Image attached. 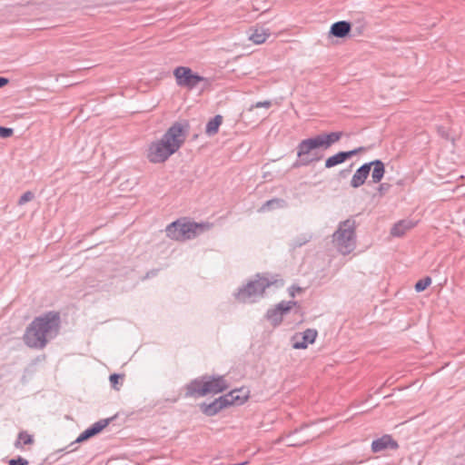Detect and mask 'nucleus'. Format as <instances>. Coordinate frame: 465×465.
<instances>
[{
    "mask_svg": "<svg viewBox=\"0 0 465 465\" xmlns=\"http://www.w3.org/2000/svg\"><path fill=\"white\" fill-rule=\"evenodd\" d=\"M223 123V116L220 114L215 115L206 124L205 133L209 136H213L218 133L219 127Z\"/></svg>",
    "mask_w": 465,
    "mask_h": 465,
    "instance_id": "20",
    "label": "nucleus"
},
{
    "mask_svg": "<svg viewBox=\"0 0 465 465\" xmlns=\"http://www.w3.org/2000/svg\"><path fill=\"white\" fill-rule=\"evenodd\" d=\"M201 411L207 416H214L220 411L224 409V403H223L222 399L220 397L215 399L213 402L206 404L203 403L200 406Z\"/></svg>",
    "mask_w": 465,
    "mask_h": 465,
    "instance_id": "16",
    "label": "nucleus"
},
{
    "mask_svg": "<svg viewBox=\"0 0 465 465\" xmlns=\"http://www.w3.org/2000/svg\"><path fill=\"white\" fill-rule=\"evenodd\" d=\"M9 80L5 77H0V88L8 84Z\"/></svg>",
    "mask_w": 465,
    "mask_h": 465,
    "instance_id": "38",
    "label": "nucleus"
},
{
    "mask_svg": "<svg viewBox=\"0 0 465 465\" xmlns=\"http://www.w3.org/2000/svg\"><path fill=\"white\" fill-rule=\"evenodd\" d=\"M109 379H110V382H111L112 386H113L114 389L118 390V388L116 387V385L118 384L119 380H120V379H123V376H122V375H119V374H115V373H114V374L110 375V378H109Z\"/></svg>",
    "mask_w": 465,
    "mask_h": 465,
    "instance_id": "31",
    "label": "nucleus"
},
{
    "mask_svg": "<svg viewBox=\"0 0 465 465\" xmlns=\"http://www.w3.org/2000/svg\"><path fill=\"white\" fill-rule=\"evenodd\" d=\"M431 283V279L430 277H425L420 281H418L415 284V290L418 292H420L427 289Z\"/></svg>",
    "mask_w": 465,
    "mask_h": 465,
    "instance_id": "26",
    "label": "nucleus"
},
{
    "mask_svg": "<svg viewBox=\"0 0 465 465\" xmlns=\"http://www.w3.org/2000/svg\"><path fill=\"white\" fill-rule=\"evenodd\" d=\"M439 133L441 136L447 137V133L445 132V130L443 128H439Z\"/></svg>",
    "mask_w": 465,
    "mask_h": 465,
    "instance_id": "39",
    "label": "nucleus"
},
{
    "mask_svg": "<svg viewBox=\"0 0 465 465\" xmlns=\"http://www.w3.org/2000/svg\"><path fill=\"white\" fill-rule=\"evenodd\" d=\"M366 164H370V171H371V181L374 183H379L383 178L385 173L384 163L381 160H375L371 163H367Z\"/></svg>",
    "mask_w": 465,
    "mask_h": 465,
    "instance_id": "14",
    "label": "nucleus"
},
{
    "mask_svg": "<svg viewBox=\"0 0 465 465\" xmlns=\"http://www.w3.org/2000/svg\"><path fill=\"white\" fill-rule=\"evenodd\" d=\"M269 30L263 28H255L252 30L249 39L256 45L263 44L269 37Z\"/></svg>",
    "mask_w": 465,
    "mask_h": 465,
    "instance_id": "19",
    "label": "nucleus"
},
{
    "mask_svg": "<svg viewBox=\"0 0 465 465\" xmlns=\"http://www.w3.org/2000/svg\"><path fill=\"white\" fill-rule=\"evenodd\" d=\"M285 206V201L282 200V199H279V198H274V199H272V200H269L267 202H265L262 206L261 207L260 211L261 212H265V211H269V210H272L273 208H282Z\"/></svg>",
    "mask_w": 465,
    "mask_h": 465,
    "instance_id": "22",
    "label": "nucleus"
},
{
    "mask_svg": "<svg viewBox=\"0 0 465 465\" xmlns=\"http://www.w3.org/2000/svg\"><path fill=\"white\" fill-rule=\"evenodd\" d=\"M369 174L370 164L364 163L360 168H358L354 174L352 175V178L351 180V186L353 188H359L365 183Z\"/></svg>",
    "mask_w": 465,
    "mask_h": 465,
    "instance_id": "13",
    "label": "nucleus"
},
{
    "mask_svg": "<svg viewBox=\"0 0 465 465\" xmlns=\"http://www.w3.org/2000/svg\"><path fill=\"white\" fill-rule=\"evenodd\" d=\"M60 323V314L56 312H48L35 317L25 329L23 336L25 344L31 349H44L58 335Z\"/></svg>",
    "mask_w": 465,
    "mask_h": 465,
    "instance_id": "1",
    "label": "nucleus"
},
{
    "mask_svg": "<svg viewBox=\"0 0 465 465\" xmlns=\"http://www.w3.org/2000/svg\"><path fill=\"white\" fill-rule=\"evenodd\" d=\"M173 75L178 86L185 87L189 90L195 88L201 82L206 79L186 66H178L173 71Z\"/></svg>",
    "mask_w": 465,
    "mask_h": 465,
    "instance_id": "8",
    "label": "nucleus"
},
{
    "mask_svg": "<svg viewBox=\"0 0 465 465\" xmlns=\"http://www.w3.org/2000/svg\"><path fill=\"white\" fill-rule=\"evenodd\" d=\"M312 239V233L303 232V233L297 235L295 238H293L290 243V246L292 247V249L294 250V249H297V248H300V247L305 245L306 243L311 242Z\"/></svg>",
    "mask_w": 465,
    "mask_h": 465,
    "instance_id": "21",
    "label": "nucleus"
},
{
    "mask_svg": "<svg viewBox=\"0 0 465 465\" xmlns=\"http://www.w3.org/2000/svg\"><path fill=\"white\" fill-rule=\"evenodd\" d=\"M347 172H348V171H346V170H345V171H341V174H345Z\"/></svg>",
    "mask_w": 465,
    "mask_h": 465,
    "instance_id": "40",
    "label": "nucleus"
},
{
    "mask_svg": "<svg viewBox=\"0 0 465 465\" xmlns=\"http://www.w3.org/2000/svg\"><path fill=\"white\" fill-rule=\"evenodd\" d=\"M14 131L12 128L0 126V137L8 138L13 134Z\"/></svg>",
    "mask_w": 465,
    "mask_h": 465,
    "instance_id": "29",
    "label": "nucleus"
},
{
    "mask_svg": "<svg viewBox=\"0 0 465 465\" xmlns=\"http://www.w3.org/2000/svg\"><path fill=\"white\" fill-rule=\"evenodd\" d=\"M9 465H28V461L25 459L19 457L16 460H11L9 461Z\"/></svg>",
    "mask_w": 465,
    "mask_h": 465,
    "instance_id": "32",
    "label": "nucleus"
},
{
    "mask_svg": "<svg viewBox=\"0 0 465 465\" xmlns=\"http://www.w3.org/2000/svg\"><path fill=\"white\" fill-rule=\"evenodd\" d=\"M296 291H297V292H301V291H302V289H301L300 287H296V288H295V287H292L291 292H290V295H291L292 297H294V295H295V293H296Z\"/></svg>",
    "mask_w": 465,
    "mask_h": 465,
    "instance_id": "36",
    "label": "nucleus"
},
{
    "mask_svg": "<svg viewBox=\"0 0 465 465\" xmlns=\"http://www.w3.org/2000/svg\"><path fill=\"white\" fill-rule=\"evenodd\" d=\"M397 448L398 443L390 435H384L371 443V450L373 452H380L387 449L396 450Z\"/></svg>",
    "mask_w": 465,
    "mask_h": 465,
    "instance_id": "12",
    "label": "nucleus"
},
{
    "mask_svg": "<svg viewBox=\"0 0 465 465\" xmlns=\"http://www.w3.org/2000/svg\"><path fill=\"white\" fill-rule=\"evenodd\" d=\"M317 136L319 137V140L322 143V148L326 150L341 138L342 133L332 132L330 134H322Z\"/></svg>",
    "mask_w": 465,
    "mask_h": 465,
    "instance_id": "17",
    "label": "nucleus"
},
{
    "mask_svg": "<svg viewBox=\"0 0 465 465\" xmlns=\"http://www.w3.org/2000/svg\"><path fill=\"white\" fill-rule=\"evenodd\" d=\"M318 148H322V143L317 135L302 140L297 146V156L300 158V161L298 163H295V166H306L313 162L320 161L322 155L317 154L316 149Z\"/></svg>",
    "mask_w": 465,
    "mask_h": 465,
    "instance_id": "7",
    "label": "nucleus"
},
{
    "mask_svg": "<svg viewBox=\"0 0 465 465\" xmlns=\"http://www.w3.org/2000/svg\"><path fill=\"white\" fill-rule=\"evenodd\" d=\"M391 185L389 183H381L380 184L378 190L381 193L387 192L390 189Z\"/></svg>",
    "mask_w": 465,
    "mask_h": 465,
    "instance_id": "35",
    "label": "nucleus"
},
{
    "mask_svg": "<svg viewBox=\"0 0 465 465\" xmlns=\"http://www.w3.org/2000/svg\"><path fill=\"white\" fill-rule=\"evenodd\" d=\"M33 442H34V439H33L32 435H29L25 431H21L18 434V439L15 441V446L16 448H21L22 444L27 445V444H32Z\"/></svg>",
    "mask_w": 465,
    "mask_h": 465,
    "instance_id": "23",
    "label": "nucleus"
},
{
    "mask_svg": "<svg viewBox=\"0 0 465 465\" xmlns=\"http://www.w3.org/2000/svg\"><path fill=\"white\" fill-rule=\"evenodd\" d=\"M351 24L347 21H339L331 26L330 33L336 37H345L351 31Z\"/></svg>",
    "mask_w": 465,
    "mask_h": 465,
    "instance_id": "15",
    "label": "nucleus"
},
{
    "mask_svg": "<svg viewBox=\"0 0 465 465\" xmlns=\"http://www.w3.org/2000/svg\"><path fill=\"white\" fill-rule=\"evenodd\" d=\"M416 223L411 220H401L394 224L391 228V233L393 236H402L407 231L411 230L415 226Z\"/></svg>",
    "mask_w": 465,
    "mask_h": 465,
    "instance_id": "18",
    "label": "nucleus"
},
{
    "mask_svg": "<svg viewBox=\"0 0 465 465\" xmlns=\"http://www.w3.org/2000/svg\"><path fill=\"white\" fill-rule=\"evenodd\" d=\"M240 392H241L240 390H232L229 393H227L223 396H221L220 399H222L223 403H224V407L226 408L228 406L236 404V401L233 398V394L240 393Z\"/></svg>",
    "mask_w": 465,
    "mask_h": 465,
    "instance_id": "25",
    "label": "nucleus"
},
{
    "mask_svg": "<svg viewBox=\"0 0 465 465\" xmlns=\"http://www.w3.org/2000/svg\"><path fill=\"white\" fill-rule=\"evenodd\" d=\"M233 398L236 401V404H242L246 400V396L242 397L240 396V393L233 394Z\"/></svg>",
    "mask_w": 465,
    "mask_h": 465,
    "instance_id": "34",
    "label": "nucleus"
},
{
    "mask_svg": "<svg viewBox=\"0 0 465 465\" xmlns=\"http://www.w3.org/2000/svg\"><path fill=\"white\" fill-rule=\"evenodd\" d=\"M209 223L175 221L166 227V234L175 241H185L196 237L199 233L210 229Z\"/></svg>",
    "mask_w": 465,
    "mask_h": 465,
    "instance_id": "5",
    "label": "nucleus"
},
{
    "mask_svg": "<svg viewBox=\"0 0 465 465\" xmlns=\"http://www.w3.org/2000/svg\"><path fill=\"white\" fill-rule=\"evenodd\" d=\"M296 304V302H281L273 309L267 312V319L273 324L278 325L282 321V315L289 312L291 309Z\"/></svg>",
    "mask_w": 465,
    "mask_h": 465,
    "instance_id": "9",
    "label": "nucleus"
},
{
    "mask_svg": "<svg viewBox=\"0 0 465 465\" xmlns=\"http://www.w3.org/2000/svg\"><path fill=\"white\" fill-rule=\"evenodd\" d=\"M356 222L347 219L341 222L332 235L334 246L343 255L349 254L356 248Z\"/></svg>",
    "mask_w": 465,
    "mask_h": 465,
    "instance_id": "4",
    "label": "nucleus"
},
{
    "mask_svg": "<svg viewBox=\"0 0 465 465\" xmlns=\"http://www.w3.org/2000/svg\"><path fill=\"white\" fill-rule=\"evenodd\" d=\"M111 420L112 419L100 420L93 424L89 429L92 430L94 435H96L110 423Z\"/></svg>",
    "mask_w": 465,
    "mask_h": 465,
    "instance_id": "24",
    "label": "nucleus"
},
{
    "mask_svg": "<svg viewBox=\"0 0 465 465\" xmlns=\"http://www.w3.org/2000/svg\"><path fill=\"white\" fill-rule=\"evenodd\" d=\"M272 105V103L270 101H264V102H258L256 103L255 104H252L250 108H249V111H252L254 108H260V107H264L266 109L270 108Z\"/></svg>",
    "mask_w": 465,
    "mask_h": 465,
    "instance_id": "30",
    "label": "nucleus"
},
{
    "mask_svg": "<svg viewBox=\"0 0 465 465\" xmlns=\"http://www.w3.org/2000/svg\"><path fill=\"white\" fill-rule=\"evenodd\" d=\"M317 337V331L313 329H307L300 336L293 338L292 347L294 349H306L308 344L314 342Z\"/></svg>",
    "mask_w": 465,
    "mask_h": 465,
    "instance_id": "11",
    "label": "nucleus"
},
{
    "mask_svg": "<svg viewBox=\"0 0 465 465\" xmlns=\"http://www.w3.org/2000/svg\"><path fill=\"white\" fill-rule=\"evenodd\" d=\"M309 439H306V440H303L302 441H296V440H293L291 439V437H287V444L289 446H298V445H302V443H305L306 441H308Z\"/></svg>",
    "mask_w": 465,
    "mask_h": 465,
    "instance_id": "33",
    "label": "nucleus"
},
{
    "mask_svg": "<svg viewBox=\"0 0 465 465\" xmlns=\"http://www.w3.org/2000/svg\"><path fill=\"white\" fill-rule=\"evenodd\" d=\"M272 284V282L257 274V279L249 282L245 286L239 289L235 298L238 302L243 303L255 302L259 298L262 297L265 289Z\"/></svg>",
    "mask_w": 465,
    "mask_h": 465,
    "instance_id": "6",
    "label": "nucleus"
},
{
    "mask_svg": "<svg viewBox=\"0 0 465 465\" xmlns=\"http://www.w3.org/2000/svg\"><path fill=\"white\" fill-rule=\"evenodd\" d=\"M296 291H297V292H301V291H302V289H301L300 287H296V288H295V287H292L291 292H290V295H291L292 297H294V295H295V293H296Z\"/></svg>",
    "mask_w": 465,
    "mask_h": 465,
    "instance_id": "37",
    "label": "nucleus"
},
{
    "mask_svg": "<svg viewBox=\"0 0 465 465\" xmlns=\"http://www.w3.org/2000/svg\"><path fill=\"white\" fill-rule=\"evenodd\" d=\"M35 197V194L30 192V191H27L25 192L18 200V204L19 205H24L25 203L32 201Z\"/></svg>",
    "mask_w": 465,
    "mask_h": 465,
    "instance_id": "27",
    "label": "nucleus"
},
{
    "mask_svg": "<svg viewBox=\"0 0 465 465\" xmlns=\"http://www.w3.org/2000/svg\"><path fill=\"white\" fill-rule=\"evenodd\" d=\"M185 140V131L181 123H174L160 140L153 142L147 153L148 160L153 163L165 162L177 152Z\"/></svg>",
    "mask_w": 465,
    "mask_h": 465,
    "instance_id": "2",
    "label": "nucleus"
},
{
    "mask_svg": "<svg viewBox=\"0 0 465 465\" xmlns=\"http://www.w3.org/2000/svg\"><path fill=\"white\" fill-rule=\"evenodd\" d=\"M94 436L92 430L88 428L84 432H82L79 437L76 439L75 442H83L91 437Z\"/></svg>",
    "mask_w": 465,
    "mask_h": 465,
    "instance_id": "28",
    "label": "nucleus"
},
{
    "mask_svg": "<svg viewBox=\"0 0 465 465\" xmlns=\"http://www.w3.org/2000/svg\"><path fill=\"white\" fill-rule=\"evenodd\" d=\"M228 383L223 376H203L192 381L186 388V397H203L216 394L228 389Z\"/></svg>",
    "mask_w": 465,
    "mask_h": 465,
    "instance_id": "3",
    "label": "nucleus"
},
{
    "mask_svg": "<svg viewBox=\"0 0 465 465\" xmlns=\"http://www.w3.org/2000/svg\"><path fill=\"white\" fill-rule=\"evenodd\" d=\"M364 150V147H359L348 152H339L338 153L327 158V160L325 161V167L332 168L338 164L344 163L351 157L356 155L357 153Z\"/></svg>",
    "mask_w": 465,
    "mask_h": 465,
    "instance_id": "10",
    "label": "nucleus"
}]
</instances>
